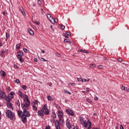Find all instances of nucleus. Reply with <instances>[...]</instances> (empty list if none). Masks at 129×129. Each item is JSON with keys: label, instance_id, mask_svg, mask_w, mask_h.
Returning <instances> with one entry per match:
<instances>
[{"label": "nucleus", "instance_id": "57", "mask_svg": "<svg viewBox=\"0 0 129 129\" xmlns=\"http://www.w3.org/2000/svg\"><path fill=\"white\" fill-rule=\"evenodd\" d=\"M118 61H119V62H121V61H122V59H121V58H118Z\"/></svg>", "mask_w": 129, "mask_h": 129}, {"label": "nucleus", "instance_id": "1", "mask_svg": "<svg viewBox=\"0 0 129 129\" xmlns=\"http://www.w3.org/2000/svg\"><path fill=\"white\" fill-rule=\"evenodd\" d=\"M80 122L81 124L83 125V127L86 129H91V126L92 125V123H91V121L89 119L87 120H85L84 118L82 117H79Z\"/></svg>", "mask_w": 129, "mask_h": 129}, {"label": "nucleus", "instance_id": "18", "mask_svg": "<svg viewBox=\"0 0 129 129\" xmlns=\"http://www.w3.org/2000/svg\"><path fill=\"white\" fill-rule=\"evenodd\" d=\"M47 106H46V105H44L43 107L42 108L41 110H40V111H42L43 112H44V111H45V110H46V109H47Z\"/></svg>", "mask_w": 129, "mask_h": 129}, {"label": "nucleus", "instance_id": "35", "mask_svg": "<svg viewBox=\"0 0 129 129\" xmlns=\"http://www.w3.org/2000/svg\"><path fill=\"white\" fill-rule=\"evenodd\" d=\"M22 89L23 90H27V86L26 85H23Z\"/></svg>", "mask_w": 129, "mask_h": 129}, {"label": "nucleus", "instance_id": "4", "mask_svg": "<svg viewBox=\"0 0 129 129\" xmlns=\"http://www.w3.org/2000/svg\"><path fill=\"white\" fill-rule=\"evenodd\" d=\"M39 103V101L35 100L34 102H33L32 103V106L33 107V110L34 111H37L38 110V104Z\"/></svg>", "mask_w": 129, "mask_h": 129}, {"label": "nucleus", "instance_id": "64", "mask_svg": "<svg viewBox=\"0 0 129 129\" xmlns=\"http://www.w3.org/2000/svg\"><path fill=\"white\" fill-rule=\"evenodd\" d=\"M3 14L5 16V15H6V12H3Z\"/></svg>", "mask_w": 129, "mask_h": 129}, {"label": "nucleus", "instance_id": "38", "mask_svg": "<svg viewBox=\"0 0 129 129\" xmlns=\"http://www.w3.org/2000/svg\"><path fill=\"white\" fill-rule=\"evenodd\" d=\"M19 95L21 97H23V93L21 91H19Z\"/></svg>", "mask_w": 129, "mask_h": 129}, {"label": "nucleus", "instance_id": "51", "mask_svg": "<svg viewBox=\"0 0 129 129\" xmlns=\"http://www.w3.org/2000/svg\"><path fill=\"white\" fill-rule=\"evenodd\" d=\"M10 37V35H9V33H6V38H9Z\"/></svg>", "mask_w": 129, "mask_h": 129}, {"label": "nucleus", "instance_id": "9", "mask_svg": "<svg viewBox=\"0 0 129 129\" xmlns=\"http://www.w3.org/2000/svg\"><path fill=\"white\" fill-rule=\"evenodd\" d=\"M14 95H15V92H11L10 94L8 95V97L11 98V99L14 98Z\"/></svg>", "mask_w": 129, "mask_h": 129}, {"label": "nucleus", "instance_id": "14", "mask_svg": "<svg viewBox=\"0 0 129 129\" xmlns=\"http://www.w3.org/2000/svg\"><path fill=\"white\" fill-rule=\"evenodd\" d=\"M22 120L24 123H25V122L27 121V117H26V116H23L22 117Z\"/></svg>", "mask_w": 129, "mask_h": 129}, {"label": "nucleus", "instance_id": "53", "mask_svg": "<svg viewBox=\"0 0 129 129\" xmlns=\"http://www.w3.org/2000/svg\"><path fill=\"white\" fill-rule=\"evenodd\" d=\"M35 23V24H37V25H40V23H39V21H36Z\"/></svg>", "mask_w": 129, "mask_h": 129}, {"label": "nucleus", "instance_id": "49", "mask_svg": "<svg viewBox=\"0 0 129 129\" xmlns=\"http://www.w3.org/2000/svg\"><path fill=\"white\" fill-rule=\"evenodd\" d=\"M82 82H86V79H82Z\"/></svg>", "mask_w": 129, "mask_h": 129}, {"label": "nucleus", "instance_id": "33", "mask_svg": "<svg viewBox=\"0 0 129 129\" xmlns=\"http://www.w3.org/2000/svg\"><path fill=\"white\" fill-rule=\"evenodd\" d=\"M11 99H12L11 98H10V97H6V100L7 101H8V102L10 103V102L11 101Z\"/></svg>", "mask_w": 129, "mask_h": 129}, {"label": "nucleus", "instance_id": "58", "mask_svg": "<svg viewBox=\"0 0 129 129\" xmlns=\"http://www.w3.org/2000/svg\"><path fill=\"white\" fill-rule=\"evenodd\" d=\"M94 99H95V100H98V97H95Z\"/></svg>", "mask_w": 129, "mask_h": 129}, {"label": "nucleus", "instance_id": "3", "mask_svg": "<svg viewBox=\"0 0 129 129\" xmlns=\"http://www.w3.org/2000/svg\"><path fill=\"white\" fill-rule=\"evenodd\" d=\"M23 56H24V53H23V52H22V51L19 50L17 52V58L19 59V60L22 62H24V59H23L22 57Z\"/></svg>", "mask_w": 129, "mask_h": 129}, {"label": "nucleus", "instance_id": "54", "mask_svg": "<svg viewBox=\"0 0 129 129\" xmlns=\"http://www.w3.org/2000/svg\"><path fill=\"white\" fill-rule=\"evenodd\" d=\"M78 81H79V82L82 81V78H78Z\"/></svg>", "mask_w": 129, "mask_h": 129}, {"label": "nucleus", "instance_id": "41", "mask_svg": "<svg viewBox=\"0 0 129 129\" xmlns=\"http://www.w3.org/2000/svg\"><path fill=\"white\" fill-rule=\"evenodd\" d=\"M56 56H57V57H61V54H60L59 53L56 52Z\"/></svg>", "mask_w": 129, "mask_h": 129}, {"label": "nucleus", "instance_id": "24", "mask_svg": "<svg viewBox=\"0 0 129 129\" xmlns=\"http://www.w3.org/2000/svg\"><path fill=\"white\" fill-rule=\"evenodd\" d=\"M52 116L54 118H56V117H57V115H56V113L55 112L52 113Z\"/></svg>", "mask_w": 129, "mask_h": 129}, {"label": "nucleus", "instance_id": "40", "mask_svg": "<svg viewBox=\"0 0 129 129\" xmlns=\"http://www.w3.org/2000/svg\"><path fill=\"white\" fill-rule=\"evenodd\" d=\"M18 113L19 115H22V114H23V112L22 111H19Z\"/></svg>", "mask_w": 129, "mask_h": 129}, {"label": "nucleus", "instance_id": "52", "mask_svg": "<svg viewBox=\"0 0 129 129\" xmlns=\"http://www.w3.org/2000/svg\"><path fill=\"white\" fill-rule=\"evenodd\" d=\"M47 85H48V86H52V83H48Z\"/></svg>", "mask_w": 129, "mask_h": 129}, {"label": "nucleus", "instance_id": "11", "mask_svg": "<svg viewBox=\"0 0 129 129\" xmlns=\"http://www.w3.org/2000/svg\"><path fill=\"white\" fill-rule=\"evenodd\" d=\"M38 114L39 116H42V117H43L44 114H45V113H44V112H42V111H40V110H39L38 111Z\"/></svg>", "mask_w": 129, "mask_h": 129}, {"label": "nucleus", "instance_id": "36", "mask_svg": "<svg viewBox=\"0 0 129 129\" xmlns=\"http://www.w3.org/2000/svg\"><path fill=\"white\" fill-rule=\"evenodd\" d=\"M63 36H64L66 38H69V36L65 33H62Z\"/></svg>", "mask_w": 129, "mask_h": 129}, {"label": "nucleus", "instance_id": "46", "mask_svg": "<svg viewBox=\"0 0 129 129\" xmlns=\"http://www.w3.org/2000/svg\"><path fill=\"white\" fill-rule=\"evenodd\" d=\"M47 17L48 18V19H49L50 18H52L50 14H47Z\"/></svg>", "mask_w": 129, "mask_h": 129}, {"label": "nucleus", "instance_id": "8", "mask_svg": "<svg viewBox=\"0 0 129 129\" xmlns=\"http://www.w3.org/2000/svg\"><path fill=\"white\" fill-rule=\"evenodd\" d=\"M0 96L1 98H6V94L4 91H0Z\"/></svg>", "mask_w": 129, "mask_h": 129}, {"label": "nucleus", "instance_id": "2", "mask_svg": "<svg viewBox=\"0 0 129 129\" xmlns=\"http://www.w3.org/2000/svg\"><path fill=\"white\" fill-rule=\"evenodd\" d=\"M6 116L12 119V120H15V113L10 110H7L6 111Z\"/></svg>", "mask_w": 129, "mask_h": 129}, {"label": "nucleus", "instance_id": "59", "mask_svg": "<svg viewBox=\"0 0 129 129\" xmlns=\"http://www.w3.org/2000/svg\"><path fill=\"white\" fill-rule=\"evenodd\" d=\"M35 62H38V59L37 58H34Z\"/></svg>", "mask_w": 129, "mask_h": 129}, {"label": "nucleus", "instance_id": "17", "mask_svg": "<svg viewBox=\"0 0 129 129\" xmlns=\"http://www.w3.org/2000/svg\"><path fill=\"white\" fill-rule=\"evenodd\" d=\"M44 113L46 115H49V113H50V111H49V109H48V108H47L45 110Z\"/></svg>", "mask_w": 129, "mask_h": 129}, {"label": "nucleus", "instance_id": "47", "mask_svg": "<svg viewBox=\"0 0 129 129\" xmlns=\"http://www.w3.org/2000/svg\"><path fill=\"white\" fill-rule=\"evenodd\" d=\"M23 51L25 53H27V52H28V49H27V48H23Z\"/></svg>", "mask_w": 129, "mask_h": 129}, {"label": "nucleus", "instance_id": "60", "mask_svg": "<svg viewBox=\"0 0 129 129\" xmlns=\"http://www.w3.org/2000/svg\"><path fill=\"white\" fill-rule=\"evenodd\" d=\"M86 90H87V91L89 92V88H86Z\"/></svg>", "mask_w": 129, "mask_h": 129}, {"label": "nucleus", "instance_id": "25", "mask_svg": "<svg viewBox=\"0 0 129 129\" xmlns=\"http://www.w3.org/2000/svg\"><path fill=\"white\" fill-rule=\"evenodd\" d=\"M47 99H48V100H49L50 101H52V100H53V98H52V97H51L50 96H47Z\"/></svg>", "mask_w": 129, "mask_h": 129}, {"label": "nucleus", "instance_id": "10", "mask_svg": "<svg viewBox=\"0 0 129 129\" xmlns=\"http://www.w3.org/2000/svg\"><path fill=\"white\" fill-rule=\"evenodd\" d=\"M57 115L58 117H60V118H62V117H63V113L62 112V111L59 110L58 111Z\"/></svg>", "mask_w": 129, "mask_h": 129}, {"label": "nucleus", "instance_id": "7", "mask_svg": "<svg viewBox=\"0 0 129 129\" xmlns=\"http://www.w3.org/2000/svg\"><path fill=\"white\" fill-rule=\"evenodd\" d=\"M66 111L67 113L69 114V115H71L72 116H74L75 114H74V112L73 111L69 109H68L66 110Z\"/></svg>", "mask_w": 129, "mask_h": 129}, {"label": "nucleus", "instance_id": "63", "mask_svg": "<svg viewBox=\"0 0 129 129\" xmlns=\"http://www.w3.org/2000/svg\"><path fill=\"white\" fill-rule=\"evenodd\" d=\"M56 129H61V128H60V126H59V127H56Z\"/></svg>", "mask_w": 129, "mask_h": 129}, {"label": "nucleus", "instance_id": "20", "mask_svg": "<svg viewBox=\"0 0 129 129\" xmlns=\"http://www.w3.org/2000/svg\"><path fill=\"white\" fill-rule=\"evenodd\" d=\"M28 32L31 36H34V31H32V30L28 29Z\"/></svg>", "mask_w": 129, "mask_h": 129}, {"label": "nucleus", "instance_id": "22", "mask_svg": "<svg viewBox=\"0 0 129 129\" xmlns=\"http://www.w3.org/2000/svg\"><path fill=\"white\" fill-rule=\"evenodd\" d=\"M69 129H75V126L73 125H70L68 127Z\"/></svg>", "mask_w": 129, "mask_h": 129}, {"label": "nucleus", "instance_id": "56", "mask_svg": "<svg viewBox=\"0 0 129 129\" xmlns=\"http://www.w3.org/2000/svg\"><path fill=\"white\" fill-rule=\"evenodd\" d=\"M120 129H124L123 126H122V125H120Z\"/></svg>", "mask_w": 129, "mask_h": 129}, {"label": "nucleus", "instance_id": "16", "mask_svg": "<svg viewBox=\"0 0 129 129\" xmlns=\"http://www.w3.org/2000/svg\"><path fill=\"white\" fill-rule=\"evenodd\" d=\"M1 75L2 77H5V76H6V72H5V71H1Z\"/></svg>", "mask_w": 129, "mask_h": 129}, {"label": "nucleus", "instance_id": "42", "mask_svg": "<svg viewBox=\"0 0 129 129\" xmlns=\"http://www.w3.org/2000/svg\"><path fill=\"white\" fill-rule=\"evenodd\" d=\"M69 85L71 86H74V85H75V83H70L69 84Z\"/></svg>", "mask_w": 129, "mask_h": 129}, {"label": "nucleus", "instance_id": "32", "mask_svg": "<svg viewBox=\"0 0 129 129\" xmlns=\"http://www.w3.org/2000/svg\"><path fill=\"white\" fill-rule=\"evenodd\" d=\"M59 26L60 27L61 30H64V29H65V26L62 24H60Z\"/></svg>", "mask_w": 129, "mask_h": 129}, {"label": "nucleus", "instance_id": "13", "mask_svg": "<svg viewBox=\"0 0 129 129\" xmlns=\"http://www.w3.org/2000/svg\"><path fill=\"white\" fill-rule=\"evenodd\" d=\"M51 20H50V22H51V23L52 24H53L54 25H55V23H57V22H58V20L57 19H55L53 18H51Z\"/></svg>", "mask_w": 129, "mask_h": 129}, {"label": "nucleus", "instance_id": "30", "mask_svg": "<svg viewBox=\"0 0 129 129\" xmlns=\"http://www.w3.org/2000/svg\"><path fill=\"white\" fill-rule=\"evenodd\" d=\"M24 101L29 100V98L28 97V95H25V98L24 99Z\"/></svg>", "mask_w": 129, "mask_h": 129}, {"label": "nucleus", "instance_id": "61", "mask_svg": "<svg viewBox=\"0 0 129 129\" xmlns=\"http://www.w3.org/2000/svg\"><path fill=\"white\" fill-rule=\"evenodd\" d=\"M41 53H43V54H44V53H45V50H41Z\"/></svg>", "mask_w": 129, "mask_h": 129}, {"label": "nucleus", "instance_id": "37", "mask_svg": "<svg viewBox=\"0 0 129 129\" xmlns=\"http://www.w3.org/2000/svg\"><path fill=\"white\" fill-rule=\"evenodd\" d=\"M20 47H21V44L19 43L16 45L17 49H20Z\"/></svg>", "mask_w": 129, "mask_h": 129}, {"label": "nucleus", "instance_id": "5", "mask_svg": "<svg viewBox=\"0 0 129 129\" xmlns=\"http://www.w3.org/2000/svg\"><path fill=\"white\" fill-rule=\"evenodd\" d=\"M22 109H23V114L25 115V116H27V117H29L30 115V112L28 111V108H22Z\"/></svg>", "mask_w": 129, "mask_h": 129}, {"label": "nucleus", "instance_id": "26", "mask_svg": "<svg viewBox=\"0 0 129 129\" xmlns=\"http://www.w3.org/2000/svg\"><path fill=\"white\" fill-rule=\"evenodd\" d=\"M7 106L8 107H9V108H12L13 109V106H12V104H11V103H9L8 104H7Z\"/></svg>", "mask_w": 129, "mask_h": 129}, {"label": "nucleus", "instance_id": "55", "mask_svg": "<svg viewBox=\"0 0 129 129\" xmlns=\"http://www.w3.org/2000/svg\"><path fill=\"white\" fill-rule=\"evenodd\" d=\"M14 68H16V69H17V68H18V66H17V64H14Z\"/></svg>", "mask_w": 129, "mask_h": 129}, {"label": "nucleus", "instance_id": "43", "mask_svg": "<svg viewBox=\"0 0 129 129\" xmlns=\"http://www.w3.org/2000/svg\"><path fill=\"white\" fill-rule=\"evenodd\" d=\"M66 34L67 35H68L69 36H71V33H70V32H68V31H67V32H66Z\"/></svg>", "mask_w": 129, "mask_h": 129}, {"label": "nucleus", "instance_id": "48", "mask_svg": "<svg viewBox=\"0 0 129 129\" xmlns=\"http://www.w3.org/2000/svg\"><path fill=\"white\" fill-rule=\"evenodd\" d=\"M15 83H20V80H19V79H17L15 81Z\"/></svg>", "mask_w": 129, "mask_h": 129}, {"label": "nucleus", "instance_id": "62", "mask_svg": "<svg viewBox=\"0 0 129 129\" xmlns=\"http://www.w3.org/2000/svg\"><path fill=\"white\" fill-rule=\"evenodd\" d=\"M3 46V44L2 43V42H0V47H2Z\"/></svg>", "mask_w": 129, "mask_h": 129}, {"label": "nucleus", "instance_id": "12", "mask_svg": "<svg viewBox=\"0 0 129 129\" xmlns=\"http://www.w3.org/2000/svg\"><path fill=\"white\" fill-rule=\"evenodd\" d=\"M66 124L67 127H68V126H70V125H71V123H70V119H67L66 121Z\"/></svg>", "mask_w": 129, "mask_h": 129}, {"label": "nucleus", "instance_id": "50", "mask_svg": "<svg viewBox=\"0 0 129 129\" xmlns=\"http://www.w3.org/2000/svg\"><path fill=\"white\" fill-rule=\"evenodd\" d=\"M41 0H38V5H39V6H41Z\"/></svg>", "mask_w": 129, "mask_h": 129}, {"label": "nucleus", "instance_id": "23", "mask_svg": "<svg viewBox=\"0 0 129 129\" xmlns=\"http://www.w3.org/2000/svg\"><path fill=\"white\" fill-rule=\"evenodd\" d=\"M64 43H69L70 44H71V41H69V39H65L64 40Z\"/></svg>", "mask_w": 129, "mask_h": 129}, {"label": "nucleus", "instance_id": "27", "mask_svg": "<svg viewBox=\"0 0 129 129\" xmlns=\"http://www.w3.org/2000/svg\"><path fill=\"white\" fill-rule=\"evenodd\" d=\"M38 58H39V60H40V61H45L46 62H47V61H48V60L45 59V58H42V57H38Z\"/></svg>", "mask_w": 129, "mask_h": 129}, {"label": "nucleus", "instance_id": "21", "mask_svg": "<svg viewBox=\"0 0 129 129\" xmlns=\"http://www.w3.org/2000/svg\"><path fill=\"white\" fill-rule=\"evenodd\" d=\"M89 67H90V68H95V67H96V66H95V64H94L93 63H91L89 65Z\"/></svg>", "mask_w": 129, "mask_h": 129}, {"label": "nucleus", "instance_id": "34", "mask_svg": "<svg viewBox=\"0 0 129 129\" xmlns=\"http://www.w3.org/2000/svg\"><path fill=\"white\" fill-rule=\"evenodd\" d=\"M16 103H17V105H18V106H20L21 105V104L20 103V101H19V100H17L16 101Z\"/></svg>", "mask_w": 129, "mask_h": 129}, {"label": "nucleus", "instance_id": "15", "mask_svg": "<svg viewBox=\"0 0 129 129\" xmlns=\"http://www.w3.org/2000/svg\"><path fill=\"white\" fill-rule=\"evenodd\" d=\"M55 127H60V124H59V121L56 120L55 122Z\"/></svg>", "mask_w": 129, "mask_h": 129}, {"label": "nucleus", "instance_id": "19", "mask_svg": "<svg viewBox=\"0 0 129 129\" xmlns=\"http://www.w3.org/2000/svg\"><path fill=\"white\" fill-rule=\"evenodd\" d=\"M5 53H7V51L5 50H2L1 52L0 53V56L1 57H4V55H5Z\"/></svg>", "mask_w": 129, "mask_h": 129}, {"label": "nucleus", "instance_id": "29", "mask_svg": "<svg viewBox=\"0 0 129 129\" xmlns=\"http://www.w3.org/2000/svg\"><path fill=\"white\" fill-rule=\"evenodd\" d=\"M20 11L21 12L22 14H23L24 16L26 15V13H25V11H24V9L23 8L20 10Z\"/></svg>", "mask_w": 129, "mask_h": 129}, {"label": "nucleus", "instance_id": "6", "mask_svg": "<svg viewBox=\"0 0 129 129\" xmlns=\"http://www.w3.org/2000/svg\"><path fill=\"white\" fill-rule=\"evenodd\" d=\"M24 102L25 103L23 104V106H22V108H28L29 106H30V102L29 100H26L24 101Z\"/></svg>", "mask_w": 129, "mask_h": 129}, {"label": "nucleus", "instance_id": "31", "mask_svg": "<svg viewBox=\"0 0 129 129\" xmlns=\"http://www.w3.org/2000/svg\"><path fill=\"white\" fill-rule=\"evenodd\" d=\"M64 93H68V94H71V92L68 91L67 90H64Z\"/></svg>", "mask_w": 129, "mask_h": 129}, {"label": "nucleus", "instance_id": "45", "mask_svg": "<svg viewBox=\"0 0 129 129\" xmlns=\"http://www.w3.org/2000/svg\"><path fill=\"white\" fill-rule=\"evenodd\" d=\"M98 68L99 69H102L103 68V67L102 65L98 66Z\"/></svg>", "mask_w": 129, "mask_h": 129}, {"label": "nucleus", "instance_id": "28", "mask_svg": "<svg viewBox=\"0 0 129 129\" xmlns=\"http://www.w3.org/2000/svg\"><path fill=\"white\" fill-rule=\"evenodd\" d=\"M79 52H83V53H88V52L85 51V50H83L82 49H79Z\"/></svg>", "mask_w": 129, "mask_h": 129}, {"label": "nucleus", "instance_id": "39", "mask_svg": "<svg viewBox=\"0 0 129 129\" xmlns=\"http://www.w3.org/2000/svg\"><path fill=\"white\" fill-rule=\"evenodd\" d=\"M87 101L89 103L91 104L92 101H91V100L90 99H87Z\"/></svg>", "mask_w": 129, "mask_h": 129}, {"label": "nucleus", "instance_id": "44", "mask_svg": "<svg viewBox=\"0 0 129 129\" xmlns=\"http://www.w3.org/2000/svg\"><path fill=\"white\" fill-rule=\"evenodd\" d=\"M121 89H122V90L125 91L126 89V88H125V87H124V86H122V87H121Z\"/></svg>", "mask_w": 129, "mask_h": 129}]
</instances>
